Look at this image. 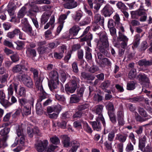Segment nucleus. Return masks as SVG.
<instances>
[{
  "label": "nucleus",
  "instance_id": "nucleus-1",
  "mask_svg": "<svg viewBox=\"0 0 152 152\" xmlns=\"http://www.w3.org/2000/svg\"><path fill=\"white\" fill-rule=\"evenodd\" d=\"M72 78V80L65 86V91L68 94L75 92L77 88V85L80 81L78 78L73 76Z\"/></svg>",
  "mask_w": 152,
  "mask_h": 152
},
{
  "label": "nucleus",
  "instance_id": "nucleus-2",
  "mask_svg": "<svg viewBox=\"0 0 152 152\" xmlns=\"http://www.w3.org/2000/svg\"><path fill=\"white\" fill-rule=\"evenodd\" d=\"M96 41L97 42V46L99 51L105 55L107 52L105 48L109 46L107 39H99Z\"/></svg>",
  "mask_w": 152,
  "mask_h": 152
},
{
  "label": "nucleus",
  "instance_id": "nucleus-3",
  "mask_svg": "<svg viewBox=\"0 0 152 152\" xmlns=\"http://www.w3.org/2000/svg\"><path fill=\"white\" fill-rule=\"evenodd\" d=\"M35 82V86L38 91H40V96L38 101L41 102L43 99L46 98L47 95L46 93L44 91L42 84V81L39 79L36 80Z\"/></svg>",
  "mask_w": 152,
  "mask_h": 152
},
{
  "label": "nucleus",
  "instance_id": "nucleus-4",
  "mask_svg": "<svg viewBox=\"0 0 152 152\" xmlns=\"http://www.w3.org/2000/svg\"><path fill=\"white\" fill-rule=\"evenodd\" d=\"M103 107L104 106L102 105H97L94 107V110L96 114L98 115V116L97 118H99V119L101 120L104 126L105 127L106 126L104 118L102 114Z\"/></svg>",
  "mask_w": 152,
  "mask_h": 152
},
{
  "label": "nucleus",
  "instance_id": "nucleus-5",
  "mask_svg": "<svg viewBox=\"0 0 152 152\" xmlns=\"http://www.w3.org/2000/svg\"><path fill=\"white\" fill-rule=\"evenodd\" d=\"M19 102L20 106H27L29 105L33 106L34 99L32 96H31L29 99H27L25 98H20L18 100Z\"/></svg>",
  "mask_w": 152,
  "mask_h": 152
},
{
  "label": "nucleus",
  "instance_id": "nucleus-6",
  "mask_svg": "<svg viewBox=\"0 0 152 152\" xmlns=\"http://www.w3.org/2000/svg\"><path fill=\"white\" fill-rule=\"evenodd\" d=\"M48 143V141L46 140L40 141L35 144V148L38 152H43L46 148Z\"/></svg>",
  "mask_w": 152,
  "mask_h": 152
},
{
  "label": "nucleus",
  "instance_id": "nucleus-7",
  "mask_svg": "<svg viewBox=\"0 0 152 152\" xmlns=\"http://www.w3.org/2000/svg\"><path fill=\"white\" fill-rule=\"evenodd\" d=\"M7 37L10 38L14 37L22 38L25 37L24 35L18 29H15L12 31L9 32L7 34Z\"/></svg>",
  "mask_w": 152,
  "mask_h": 152
},
{
  "label": "nucleus",
  "instance_id": "nucleus-8",
  "mask_svg": "<svg viewBox=\"0 0 152 152\" xmlns=\"http://www.w3.org/2000/svg\"><path fill=\"white\" fill-rule=\"evenodd\" d=\"M63 6L65 8L72 9L75 8L77 6V2L75 0H63Z\"/></svg>",
  "mask_w": 152,
  "mask_h": 152
},
{
  "label": "nucleus",
  "instance_id": "nucleus-9",
  "mask_svg": "<svg viewBox=\"0 0 152 152\" xmlns=\"http://www.w3.org/2000/svg\"><path fill=\"white\" fill-rule=\"evenodd\" d=\"M114 21L115 26L116 28L118 29L122 32H124L125 30L122 26V24L120 22V18L119 15L116 13L113 17Z\"/></svg>",
  "mask_w": 152,
  "mask_h": 152
},
{
  "label": "nucleus",
  "instance_id": "nucleus-10",
  "mask_svg": "<svg viewBox=\"0 0 152 152\" xmlns=\"http://www.w3.org/2000/svg\"><path fill=\"white\" fill-rule=\"evenodd\" d=\"M16 133L18 137H20L19 142L22 146L24 145L25 135L23 132V130L21 127L18 126L16 129Z\"/></svg>",
  "mask_w": 152,
  "mask_h": 152
},
{
  "label": "nucleus",
  "instance_id": "nucleus-11",
  "mask_svg": "<svg viewBox=\"0 0 152 152\" xmlns=\"http://www.w3.org/2000/svg\"><path fill=\"white\" fill-rule=\"evenodd\" d=\"M138 80L141 84L145 83L146 87L149 86L150 83L149 80L148 78L144 74H139L138 76Z\"/></svg>",
  "mask_w": 152,
  "mask_h": 152
},
{
  "label": "nucleus",
  "instance_id": "nucleus-12",
  "mask_svg": "<svg viewBox=\"0 0 152 152\" xmlns=\"http://www.w3.org/2000/svg\"><path fill=\"white\" fill-rule=\"evenodd\" d=\"M113 9L110 5L107 4L102 10V13L105 17H109L113 13Z\"/></svg>",
  "mask_w": 152,
  "mask_h": 152
},
{
  "label": "nucleus",
  "instance_id": "nucleus-13",
  "mask_svg": "<svg viewBox=\"0 0 152 152\" xmlns=\"http://www.w3.org/2000/svg\"><path fill=\"white\" fill-rule=\"evenodd\" d=\"M117 118L119 125L123 126L124 124V113L122 109L119 110L117 113Z\"/></svg>",
  "mask_w": 152,
  "mask_h": 152
},
{
  "label": "nucleus",
  "instance_id": "nucleus-14",
  "mask_svg": "<svg viewBox=\"0 0 152 152\" xmlns=\"http://www.w3.org/2000/svg\"><path fill=\"white\" fill-rule=\"evenodd\" d=\"M18 84L19 83H18L13 82L10 85L7 89L8 100L10 99L9 95H12L13 94V88L15 89V91H17V87Z\"/></svg>",
  "mask_w": 152,
  "mask_h": 152
},
{
  "label": "nucleus",
  "instance_id": "nucleus-15",
  "mask_svg": "<svg viewBox=\"0 0 152 152\" xmlns=\"http://www.w3.org/2000/svg\"><path fill=\"white\" fill-rule=\"evenodd\" d=\"M100 121H101L100 119L97 118L96 121L90 122L94 130L97 131H99L101 130V124L100 122Z\"/></svg>",
  "mask_w": 152,
  "mask_h": 152
},
{
  "label": "nucleus",
  "instance_id": "nucleus-16",
  "mask_svg": "<svg viewBox=\"0 0 152 152\" xmlns=\"http://www.w3.org/2000/svg\"><path fill=\"white\" fill-rule=\"evenodd\" d=\"M124 132V133L123 134H117L115 137V140L118 141L120 142L123 143L126 141L128 136V135L126 133V132Z\"/></svg>",
  "mask_w": 152,
  "mask_h": 152
},
{
  "label": "nucleus",
  "instance_id": "nucleus-17",
  "mask_svg": "<svg viewBox=\"0 0 152 152\" xmlns=\"http://www.w3.org/2000/svg\"><path fill=\"white\" fill-rule=\"evenodd\" d=\"M62 108L61 106L59 104L54 105L52 107H49L47 108V111L48 113H51L53 112H55L59 114L61 111Z\"/></svg>",
  "mask_w": 152,
  "mask_h": 152
},
{
  "label": "nucleus",
  "instance_id": "nucleus-18",
  "mask_svg": "<svg viewBox=\"0 0 152 152\" xmlns=\"http://www.w3.org/2000/svg\"><path fill=\"white\" fill-rule=\"evenodd\" d=\"M71 147L68 152H76L80 145V142L76 140H73L70 143Z\"/></svg>",
  "mask_w": 152,
  "mask_h": 152
},
{
  "label": "nucleus",
  "instance_id": "nucleus-19",
  "mask_svg": "<svg viewBox=\"0 0 152 152\" xmlns=\"http://www.w3.org/2000/svg\"><path fill=\"white\" fill-rule=\"evenodd\" d=\"M10 131V129L7 127H5L1 130L0 131V139H2L4 140H6L8 137L7 134Z\"/></svg>",
  "mask_w": 152,
  "mask_h": 152
},
{
  "label": "nucleus",
  "instance_id": "nucleus-20",
  "mask_svg": "<svg viewBox=\"0 0 152 152\" xmlns=\"http://www.w3.org/2000/svg\"><path fill=\"white\" fill-rule=\"evenodd\" d=\"M80 30V28L79 26H74L69 29V33L72 36L75 37L77 35Z\"/></svg>",
  "mask_w": 152,
  "mask_h": 152
},
{
  "label": "nucleus",
  "instance_id": "nucleus-21",
  "mask_svg": "<svg viewBox=\"0 0 152 152\" xmlns=\"http://www.w3.org/2000/svg\"><path fill=\"white\" fill-rule=\"evenodd\" d=\"M62 138V142L64 147H68L70 145V139L67 135H64L61 136Z\"/></svg>",
  "mask_w": 152,
  "mask_h": 152
},
{
  "label": "nucleus",
  "instance_id": "nucleus-22",
  "mask_svg": "<svg viewBox=\"0 0 152 152\" xmlns=\"http://www.w3.org/2000/svg\"><path fill=\"white\" fill-rule=\"evenodd\" d=\"M94 23H98L102 26L103 25L104 18L100 14H96L94 17Z\"/></svg>",
  "mask_w": 152,
  "mask_h": 152
},
{
  "label": "nucleus",
  "instance_id": "nucleus-23",
  "mask_svg": "<svg viewBox=\"0 0 152 152\" xmlns=\"http://www.w3.org/2000/svg\"><path fill=\"white\" fill-rule=\"evenodd\" d=\"M49 77L50 79V81L58 80V74L56 70L51 71L49 74Z\"/></svg>",
  "mask_w": 152,
  "mask_h": 152
},
{
  "label": "nucleus",
  "instance_id": "nucleus-24",
  "mask_svg": "<svg viewBox=\"0 0 152 152\" xmlns=\"http://www.w3.org/2000/svg\"><path fill=\"white\" fill-rule=\"evenodd\" d=\"M37 50L39 54H43L49 53L50 52V49L48 48V45H47L42 47H38Z\"/></svg>",
  "mask_w": 152,
  "mask_h": 152
},
{
  "label": "nucleus",
  "instance_id": "nucleus-25",
  "mask_svg": "<svg viewBox=\"0 0 152 152\" xmlns=\"http://www.w3.org/2000/svg\"><path fill=\"white\" fill-rule=\"evenodd\" d=\"M134 115L136 120L137 121L140 122L145 121L150 118H145L143 117H142L141 116H140L137 112H134Z\"/></svg>",
  "mask_w": 152,
  "mask_h": 152
},
{
  "label": "nucleus",
  "instance_id": "nucleus-26",
  "mask_svg": "<svg viewBox=\"0 0 152 152\" xmlns=\"http://www.w3.org/2000/svg\"><path fill=\"white\" fill-rule=\"evenodd\" d=\"M81 77L83 78L88 80H93L95 77L94 75H90L88 73L82 72L81 74Z\"/></svg>",
  "mask_w": 152,
  "mask_h": 152
},
{
  "label": "nucleus",
  "instance_id": "nucleus-27",
  "mask_svg": "<svg viewBox=\"0 0 152 152\" xmlns=\"http://www.w3.org/2000/svg\"><path fill=\"white\" fill-rule=\"evenodd\" d=\"M22 30L28 33L31 36H35L36 34L32 33V28L29 25L23 26L22 28Z\"/></svg>",
  "mask_w": 152,
  "mask_h": 152
},
{
  "label": "nucleus",
  "instance_id": "nucleus-28",
  "mask_svg": "<svg viewBox=\"0 0 152 152\" xmlns=\"http://www.w3.org/2000/svg\"><path fill=\"white\" fill-rule=\"evenodd\" d=\"M138 64L141 66H149L152 65V58L150 61H147L143 59L140 60L138 62Z\"/></svg>",
  "mask_w": 152,
  "mask_h": 152
},
{
  "label": "nucleus",
  "instance_id": "nucleus-29",
  "mask_svg": "<svg viewBox=\"0 0 152 152\" xmlns=\"http://www.w3.org/2000/svg\"><path fill=\"white\" fill-rule=\"evenodd\" d=\"M8 8L7 11L9 15L10 16L14 14V10L16 9L15 4L9 3L8 5Z\"/></svg>",
  "mask_w": 152,
  "mask_h": 152
},
{
  "label": "nucleus",
  "instance_id": "nucleus-30",
  "mask_svg": "<svg viewBox=\"0 0 152 152\" xmlns=\"http://www.w3.org/2000/svg\"><path fill=\"white\" fill-rule=\"evenodd\" d=\"M33 106H24L23 108V112L22 115H28L31 113V107Z\"/></svg>",
  "mask_w": 152,
  "mask_h": 152
},
{
  "label": "nucleus",
  "instance_id": "nucleus-31",
  "mask_svg": "<svg viewBox=\"0 0 152 152\" xmlns=\"http://www.w3.org/2000/svg\"><path fill=\"white\" fill-rule=\"evenodd\" d=\"M102 67L107 66L108 67L111 66L112 63L110 60L108 58H104L102 60L101 63Z\"/></svg>",
  "mask_w": 152,
  "mask_h": 152
},
{
  "label": "nucleus",
  "instance_id": "nucleus-32",
  "mask_svg": "<svg viewBox=\"0 0 152 152\" xmlns=\"http://www.w3.org/2000/svg\"><path fill=\"white\" fill-rule=\"evenodd\" d=\"M26 53L27 55L31 57H34L36 56L37 53L35 49L31 48H28L26 51Z\"/></svg>",
  "mask_w": 152,
  "mask_h": 152
},
{
  "label": "nucleus",
  "instance_id": "nucleus-33",
  "mask_svg": "<svg viewBox=\"0 0 152 152\" xmlns=\"http://www.w3.org/2000/svg\"><path fill=\"white\" fill-rule=\"evenodd\" d=\"M90 28V27L88 26L85 30L83 34L80 36V37L84 36L83 38H92L93 37L92 34L90 33H88Z\"/></svg>",
  "mask_w": 152,
  "mask_h": 152
},
{
  "label": "nucleus",
  "instance_id": "nucleus-34",
  "mask_svg": "<svg viewBox=\"0 0 152 152\" xmlns=\"http://www.w3.org/2000/svg\"><path fill=\"white\" fill-rule=\"evenodd\" d=\"M37 102L38 103L36 105V112L38 115H41L43 113V110L41 104L40 103V102L38 101V99Z\"/></svg>",
  "mask_w": 152,
  "mask_h": 152
},
{
  "label": "nucleus",
  "instance_id": "nucleus-35",
  "mask_svg": "<svg viewBox=\"0 0 152 152\" xmlns=\"http://www.w3.org/2000/svg\"><path fill=\"white\" fill-rule=\"evenodd\" d=\"M136 84V83L135 81H131L128 82L127 84V89L129 90H134L135 88Z\"/></svg>",
  "mask_w": 152,
  "mask_h": 152
},
{
  "label": "nucleus",
  "instance_id": "nucleus-36",
  "mask_svg": "<svg viewBox=\"0 0 152 152\" xmlns=\"http://www.w3.org/2000/svg\"><path fill=\"white\" fill-rule=\"evenodd\" d=\"M80 99L78 96L75 94L71 95L69 101L71 103H76L79 102Z\"/></svg>",
  "mask_w": 152,
  "mask_h": 152
},
{
  "label": "nucleus",
  "instance_id": "nucleus-37",
  "mask_svg": "<svg viewBox=\"0 0 152 152\" xmlns=\"http://www.w3.org/2000/svg\"><path fill=\"white\" fill-rule=\"evenodd\" d=\"M83 127L84 130L87 133L91 134L93 132V130L88 124L85 121H83Z\"/></svg>",
  "mask_w": 152,
  "mask_h": 152
},
{
  "label": "nucleus",
  "instance_id": "nucleus-38",
  "mask_svg": "<svg viewBox=\"0 0 152 152\" xmlns=\"http://www.w3.org/2000/svg\"><path fill=\"white\" fill-rule=\"evenodd\" d=\"M137 72L136 69L132 68L130 70L128 74V77L130 79H133L136 76Z\"/></svg>",
  "mask_w": 152,
  "mask_h": 152
},
{
  "label": "nucleus",
  "instance_id": "nucleus-39",
  "mask_svg": "<svg viewBox=\"0 0 152 152\" xmlns=\"http://www.w3.org/2000/svg\"><path fill=\"white\" fill-rule=\"evenodd\" d=\"M26 8L24 7H23L19 11L17 17L18 18H22L26 14Z\"/></svg>",
  "mask_w": 152,
  "mask_h": 152
},
{
  "label": "nucleus",
  "instance_id": "nucleus-40",
  "mask_svg": "<svg viewBox=\"0 0 152 152\" xmlns=\"http://www.w3.org/2000/svg\"><path fill=\"white\" fill-rule=\"evenodd\" d=\"M23 83L25 86L29 88H31L33 87V81L32 80L30 77L24 81Z\"/></svg>",
  "mask_w": 152,
  "mask_h": 152
},
{
  "label": "nucleus",
  "instance_id": "nucleus-41",
  "mask_svg": "<svg viewBox=\"0 0 152 152\" xmlns=\"http://www.w3.org/2000/svg\"><path fill=\"white\" fill-rule=\"evenodd\" d=\"M29 77L22 71L20 72L18 75V78L20 80H21L23 83Z\"/></svg>",
  "mask_w": 152,
  "mask_h": 152
},
{
  "label": "nucleus",
  "instance_id": "nucleus-42",
  "mask_svg": "<svg viewBox=\"0 0 152 152\" xmlns=\"http://www.w3.org/2000/svg\"><path fill=\"white\" fill-rule=\"evenodd\" d=\"M138 111L139 114L144 118H149L147 113L143 108L139 107L138 109Z\"/></svg>",
  "mask_w": 152,
  "mask_h": 152
},
{
  "label": "nucleus",
  "instance_id": "nucleus-43",
  "mask_svg": "<svg viewBox=\"0 0 152 152\" xmlns=\"http://www.w3.org/2000/svg\"><path fill=\"white\" fill-rule=\"evenodd\" d=\"M110 84V82L109 80H105L101 83L100 87L103 90H106L109 87Z\"/></svg>",
  "mask_w": 152,
  "mask_h": 152
},
{
  "label": "nucleus",
  "instance_id": "nucleus-44",
  "mask_svg": "<svg viewBox=\"0 0 152 152\" xmlns=\"http://www.w3.org/2000/svg\"><path fill=\"white\" fill-rule=\"evenodd\" d=\"M30 71L33 73L35 80L39 79V71L38 70L33 68H31Z\"/></svg>",
  "mask_w": 152,
  "mask_h": 152
},
{
  "label": "nucleus",
  "instance_id": "nucleus-45",
  "mask_svg": "<svg viewBox=\"0 0 152 152\" xmlns=\"http://www.w3.org/2000/svg\"><path fill=\"white\" fill-rule=\"evenodd\" d=\"M49 18V14L44 13L42 15L41 19V23L42 24H45L48 20Z\"/></svg>",
  "mask_w": 152,
  "mask_h": 152
},
{
  "label": "nucleus",
  "instance_id": "nucleus-46",
  "mask_svg": "<svg viewBox=\"0 0 152 152\" xmlns=\"http://www.w3.org/2000/svg\"><path fill=\"white\" fill-rule=\"evenodd\" d=\"M26 90L23 87H20L18 90V94L20 96L25 97L26 96Z\"/></svg>",
  "mask_w": 152,
  "mask_h": 152
},
{
  "label": "nucleus",
  "instance_id": "nucleus-47",
  "mask_svg": "<svg viewBox=\"0 0 152 152\" xmlns=\"http://www.w3.org/2000/svg\"><path fill=\"white\" fill-rule=\"evenodd\" d=\"M55 21V19L54 17L51 16L50 21L48 23L44 26V28L45 29H48L50 26L52 28L54 27V23Z\"/></svg>",
  "mask_w": 152,
  "mask_h": 152
},
{
  "label": "nucleus",
  "instance_id": "nucleus-48",
  "mask_svg": "<svg viewBox=\"0 0 152 152\" xmlns=\"http://www.w3.org/2000/svg\"><path fill=\"white\" fill-rule=\"evenodd\" d=\"M148 45L146 41H144L141 44L140 47L139 48V50L142 51L145 50L148 47Z\"/></svg>",
  "mask_w": 152,
  "mask_h": 152
},
{
  "label": "nucleus",
  "instance_id": "nucleus-49",
  "mask_svg": "<svg viewBox=\"0 0 152 152\" xmlns=\"http://www.w3.org/2000/svg\"><path fill=\"white\" fill-rule=\"evenodd\" d=\"M22 69L20 65L17 64L12 67V70L13 73H17L21 72Z\"/></svg>",
  "mask_w": 152,
  "mask_h": 152
},
{
  "label": "nucleus",
  "instance_id": "nucleus-50",
  "mask_svg": "<svg viewBox=\"0 0 152 152\" xmlns=\"http://www.w3.org/2000/svg\"><path fill=\"white\" fill-rule=\"evenodd\" d=\"M0 103L5 108H7L12 105V103H11V102H9L8 100L5 99L0 101Z\"/></svg>",
  "mask_w": 152,
  "mask_h": 152
},
{
  "label": "nucleus",
  "instance_id": "nucleus-51",
  "mask_svg": "<svg viewBox=\"0 0 152 152\" xmlns=\"http://www.w3.org/2000/svg\"><path fill=\"white\" fill-rule=\"evenodd\" d=\"M117 7L122 11L125 10L127 9V7L125 4L121 2H119L117 4Z\"/></svg>",
  "mask_w": 152,
  "mask_h": 152
},
{
  "label": "nucleus",
  "instance_id": "nucleus-52",
  "mask_svg": "<svg viewBox=\"0 0 152 152\" xmlns=\"http://www.w3.org/2000/svg\"><path fill=\"white\" fill-rule=\"evenodd\" d=\"M50 140L52 143L55 145H57L60 142L59 139L56 136H54L51 137Z\"/></svg>",
  "mask_w": 152,
  "mask_h": 152
},
{
  "label": "nucleus",
  "instance_id": "nucleus-53",
  "mask_svg": "<svg viewBox=\"0 0 152 152\" xmlns=\"http://www.w3.org/2000/svg\"><path fill=\"white\" fill-rule=\"evenodd\" d=\"M56 98L59 101L64 102L66 100V98L64 96L58 94H55Z\"/></svg>",
  "mask_w": 152,
  "mask_h": 152
},
{
  "label": "nucleus",
  "instance_id": "nucleus-54",
  "mask_svg": "<svg viewBox=\"0 0 152 152\" xmlns=\"http://www.w3.org/2000/svg\"><path fill=\"white\" fill-rule=\"evenodd\" d=\"M107 109L108 110V112H112L114 111L115 109L113 104L111 102H109L106 106Z\"/></svg>",
  "mask_w": 152,
  "mask_h": 152
},
{
  "label": "nucleus",
  "instance_id": "nucleus-55",
  "mask_svg": "<svg viewBox=\"0 0 152 152\" xmlns=\"http://www.w3.org/2000/svg\"><path fill=\"white\" fill-rule=\"evenodd\" d=\"M115 137V132L114 131H111L108 134L107 136L108 140L110 142H113Z\"/></svg>",
  "mask_w": 152,
  "mask_h": 152
},
{
  "label": "nucleus",
  "instance_id": "nucleus-56",
  "mask_svg": "<svg viewBox=\"0 0 152 152\" xmlns=\"http://www.w3.org/2000/svg\"><path fill=\"white\" fill-rule=\"evenodd\" d=\"M17 45L16 48L18 50L22 49L24 46V42L23 41H18L15 42Z\"/></svg>",
  "mask_w": 152,
  "mask_h": 152
},
{
  "label": "nucleus",
  "instance_id": "nucleus-57",
  "mask_svg": "<svg viewBox=\"0 0 152 152\" xmlns=\"http://www.w3.org/2000/svg\"><path fill=\"white\" fill-rule=\"evenodd\" d=\"M88 107V104H85L79 105L78 106L77 108L78 110L83 111V110L87 109Z\"/></svg>",
  "mask_w": 152,
  "mask_h": 152
},
{
  "label": "nucleus",
  "instance_id": "nucleus-58",
  "mask_svg": "<svg viewBox=\"0 0 152 152\" xmlns=\"http://www.w3.org/2000/svg\"><path fill=\"white\" fill-rule=\"evenodd\" d=\"M67 18V15L65 14L61 15L59 18V22L60 24H63L64 23V20Z\"/></svg>",
  "mask_w": 152,
  "mask_h": 152
},
{
  "label": "nucleus",
  "instance_id": "nucleus-59",
  "mask_svg": "<svg viewBox=\"0 0 152 152\" xmlns=\"http://www.w3.org/2000/svg\"><path fill=\"white\" fill-rule=\"evenodd\" d=\"M121 42V48L124 49L127 46V42L128 41V39H121L120 40Z\"/></svg>",
  "mask_w": 152,
  "mask_h": 152
},
{
  "label": "nucleus",
  "instance_id": "nucleus-60",
  "mask_svg": "<svg viewBox=\"0 0 152 152\" xmlns=\"http://www.w3.org/2000/svg\"><path fill=\"white\" fill-rule=\"evenodd\" d=\"M103 97L102 96L98 94H95L93 97L94 100L99 102L102 100Z\"/></svg>",
  "mask_w": 152,
  "mask_h": 152
},
{
  "label": "nucleus",
  "instance_id": "nucleus-61",
  "mask_svg": "<svg viewBox=\"0 0 152 152\" xmlns=\"http://www.w3.org/2000/svg\"><path fill=\"white\" fill-rule=\"evenodd\" d=\"M112 142L110 141L109 140H107L104 143V145L106 148L108 150H110L112 148Z\"/></svg>",
  "mask_w": 152,
  "mask_h": 152
},
{
  "label": "nucleus",
  "instance_id": "nucleus-62",
  "mask_svg": "<svg viewBox=\"0 0 152 152\" xmlns=\"http://www.w3.org/2000/svg\"><path fill=\"white\" fill-rule=\"evenodd\" d=\"M61 75V80L63 83H64L66 79V74L64 71H61L60 72Z\"/></svg>",
  "mask_w": 152,
  "mask_h": 152
},
{
  "label": "nucleus",
  "instance_id": "nucleus-63",
  "mask_svg": "<svg viewBox=\"0 0 152 152\" xmlns=\"http://www.w3.org/2000/svg\"><path fill=\"white\" fill-rule=\"evenodd\" d=\"M57 125L58 126L63 129H65L66 128V122L64 121L60 122H58L57 123Z\"/></svg>",
  "mask_w": 152,
  "mask_h": 152
},
{
  "label": "nucleus",
  "instance_id": "nucleus-64",
  "mask_svg": "<svg viewBox=\"0 0 152 152\" xmlns=\"http://www.w3.org/2000/svg\"><path fill=\"white\" fill-rule=\"evenodd\" d=\"M126 150L127 152H132L134 150V146L131 142L127 144Z\"/></svg>",
  "mask_w": 152,
  "mask_h": 152
}]
</instances>
